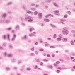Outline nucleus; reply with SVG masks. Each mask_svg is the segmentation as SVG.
<instances>
[{
    "label": "nucleus",
    "mask_w": 75,
    "mask_h": 75,
    "mask_svg": "<svg viewBox=\"0 0 75 75\" xmlns=\"http://www.w3.org/2000/svg\"><path fill=\"white\" fill-rule=\"evenodd\" d=\"M50 48H55V47L53 46H51L49 47Z\"/></svg>",
    "instance_id": "bb28decb"
},
{
    "label": "nucleus",
    "mask_w": 75,
    "mask_h": 75,
    "mask_svg": "<svg viewBox=\"0 0 75 75\" xmlns=\"http://www.w3.org/2000/svg\"><path fill=\"white\" fill-rule=\"evenodd\" d=\"M6 70H7V71H9V70L10 69L9 68L7 67L6 68Z\"/></svg>",
    "instance_id": "79ce46f5"
},
{
    "label": "nucleus",
    "mask_w": 75,
    "mask_h": 75,
    "mask_svg": "<svg viewBox=\"0 0 75 75\" xmlns=\"http://www.w3.org/2000/svg\"><path fill=\"white\" fill-rule=\"evenodd\" d=\"M15 28L16 30H18V28H19V26L18 25H16L15 26Z\"/></svg>",
    "instance_id": "f8f14e48"
},
{
    "label": "nucleus",
    "mask_w": 75,
    "mask_h": 75,
    "mask_svg": "<svg viewBox=\"0 0 75 75\" xmlns=\"http://www.w3.org/2000/svg\"><path fill=\"white\" fill-rule=\"evenodd\" d=\"M71 33H75V31L72 30L71 31Z\"/></svg>",
    "instance_id": "3c124183"
},
{
    "label": "nucleus",
    "mask_w": 75,
    "mask_h": 75,
    "mask_svg": "<svg viewBox=\"0 0 75 75\" xmlns=\"http://www.w3.org/2000/svg\"><path fill=\"white\" fill-rule=\"evenodd\" d=\"M57 73H59V72H60V70H57Z\"/></svg>",
    "instance_id": "0e129e2a"
},
{
    "label": "nucleus",
    "mask_w": 75,
    "mask_h": 75,
    "mask_svg": "<svg viewBox=\"0 0 75 75\" xmlns=\"http://www.w3.org/2000/svg\"><path fill=\"white\" fill-rule=\"evenodd\" d=\"M68 40V39L67 38H63L62 39V41L64 42L65 41H67Z\"/></svg>",
    "instance_id": "4468645a"
},
{
    "label": "nucleus",
    "mask_w": 75,
    "mask_h": 75,
    "mask_svg": "<svg viewBox=\"0 0 75 75\" xmlns=\"http://www.w3.org/2000/svg\"><path fill=\"white\" fill-rule=\"evenodd\" d=\"M11 4H12V2H8L7 4V5H8V6L9 5H11Z\"/></svg>",
    "instance_id": "b1692460"
},
{
    "label": "nucleus",
    "mask_w": 75,
    "mask_h": 75,
    "mask_svg": "<svg viewBox=\"0 0 75 75\" xmlns=\"http://www.w3.org/2000/svg\"><path fill=\"white\" fill-rule=\"evenodd\" d=\"M12 61L13 62H16V59H12Z\"/></svg>",
    "instance_id": "09e8293b"
},
{
    "label": "nucleus",
    "mask_w": 75,
    "mask_h": 75,
    "mask_svg": "<svg viewBox=\"0 0 75 75\" xmlns=\"http://www.w3.org/2000/svg\"><path fill=\"white\" fill-rule=\"evenodd\" d=\"M66 13L68 14L69 15H71V12L70 11H67L66 12Z\"/></svg>",
    "instance_id": "aec40b11"
},
{
    "label": "nucleus",
    "mask_w": 75,
    "mask_h": 75,
    "mask_svg": "<svg viewBox=\"0 0 75 75\" xmlns=\"http://www.w3.org/2000/svg\"><path fill=\"white\" fill-rule=\"evenodd\" d=\"M31 11H27V13H28V14H30L31 13Z\"/></svg>",
    "instance_id": "ea45409f"
},
{
    "label": "nucleus",
    "mask_w": 75,
    "mask_h": 75,
    "mask_svg": "<svg viewBox=\"0 0 75 75\" xmlns=\"http://www.w3.org/2000/svg\"><path fill=\"white\" fill-rule=\"evenodd\" d=\"M35 6V4H31V6Z\"/></svg>",
    "instance_id": "2f4dec72"
},
{
    "label": "nucleus",
    "mask_w": 75,
    "mask_h": 75,
    "mask_svg": "<svg viewBox=\"0 0 75 75\" xmlns=\"http://www.w3.org/2000/svg\"><path fill=\"white\" fill-rule=\"evenodd\" d=\"M38 68V66H37V65H36L35 67V69H37Z\"/></svg>",
    "instance_id": "8fccbe9b"
},
{
    "label": "nucleus",
    "mask_w": 75,
    "mask_h": 75,
    "mask_svg": "<svg viewBox=\"0 0 75 75\" xmlns=\"http://www.w3.org/2000/svg\"><path fill=\"white\" fill-rule=\"evenodd\" d=\"M41 26H42V27H44V26L45 25L44 24L42 23V24H41Z\"/></svg>",
    "instance_id": "49530a36"
},
{
    "label": "nucleus",
    "mask_w": 75,
    "mask_h": 75,
    "mask_svg": "<svg viewBox=\"0 0 75 75\" xmlns=\"http://www.w3.org/2000/svg\"><path fill=\"white\" fill-rule=\"evenodd\" d=\"M48 67L49 68H51V69H52L53 68V67H52V66H49Z\"/></svg>",
    "instance_id": "7c9ffc66"
},
{
    "label": "nucleus",
    "mask_w": 75,
    "mask_h": 75,
    "mask_svg": "<svg viewBox=\"0 0 75 75\" xmlns=\"http://www.w3.org/2000/svg\"><path fill=\"white\" fill-rule=\"evenodd\" d=\"M38 42H36L35 44V45H38Z\"/></svg>",
    "instance_id": "6e6d98bb"
},
{
    "label": "nucleus",
    "mask_w": 75,
    "mask_h": 75,
    "mask_svg": "<svg viewBox=\"0 0 75 75\" xmlns=\"http://www.w3.org/2000/svg\"><path fill=\"white\" fill-rule=\"evenodd\" d=\"M22 25L23 26H25V25H25V23H23L22 24Z\"/></svg>",
    "instance_id": "603ef678"
},
{
    "label": "nucleus",
    "mask_w": 75,
    "mask_h": 75,
    "mask_svg": "<svg viewBox=\"0 0 75 75\" xmlns=\"http://www.w3.org/2000/svg\"><path fill=\"white\" fill-rule=\"evenodd\" d=\"M59 61H61L62 62H64V60L63 59H59Z\"/></svg>",
    "instance_id": "c03bdc74"
},
{
    "label": "nucleus",
    "mask_w": 75,
    "mask_h": 75,
    "mask_svg": "<svg viewBox=\"0 0 75 75\" xmlns=\"http://www.w3.org/2000/svg\"><path fill=\"white\" fill-rule=\"evenodd\" d=\"M57 64H60V61H57L56 62Z\"/></svg>",
    "instance_id": "c85d7f7f"
},
{
    "label": "nucleus",
    "mask_w": 75,
    "mask_h": 75,
    "mask_svg": "<svg viewBox=\"0 0 75 75\" xmlns=\"http://www.w3.org/2000/svg\"><path fill=\"white\" fill-rule=\"evenodd\" d=\"M68 17V15L67 14L65 15L64 17V18H67Z\"/></svg>",
    "instance_id": "5701e85b"
},
{
    "label": "nucleus",
    "mask_w": 75,
    "mask_h": 75,
    "mask_svg": "<svg viewBox=\"0 0 75 75\" xmlns=\"http://www.w3.org/2000/svg\"><path fill=\"white\" fill-rule=\"evenodd\" d=\"M50 27H51L53 28H56V26L54 25H52V24H50Z\"/></svg>",
    "instance_id": "423d86ee"
},
{
    "label": "nucleus",
    "mask_w": 75,
    "mask_h": 75,
    "mask_svg": "<svg viewBox=\"0 0 75 75\" xmlns=\"http://www.w3.org/2000/svg\"><path fill=\"white\" fill-rule=\"evenodd\" d=\"M44 49H39L40 51H44Z\"/></svg>",
    "instance_id": "f704fd0d"
},
{
    "label": "nucleus",
    "mask_w": 75,
    "mask_h": 75,
    "mask_svg": "<svg viewBox=\"0 0 75 75\" xmlns=\"http://www.w3.org/2000/svg\"><path fill=\"white\" fill-rule=\"evenodd\" d=\"M47 40L48 41H51V40H52L51 38H48Z\"/></svg>",
    "instance_id": "37998d69"
},
{
    "label": "nucleus",
    "mask_w": 75,
    "mask_h": 75,
    "mask_svg": "<svg viewBox=\"0 0 75 75\" xmlns=\"http://www.w3.org/2000/svg\"><path fill=\"white\" fill-rule=\"evenodd\" d=\"M71 44L72 45H74V41H73V40L71 41Z\"/></svg>",
    "instance_id": "6ab92c4d"
},
{
    "label": "nucleus",
    "mask_w": 75,
    "mask_h": 75,
    "mask_svg": "<svg viewBox=\"0 0 75 75\" xmlns=\"http://www.w3.org/2000/svg\"><path fill=\"white\" fill-rule=\"evenodd\" d=\"M73 59H74V57H71L70 58V59L72 60Z\"/></svg>",
    "instance_id": "e2e57ef3"
},
{
    "label": "nucleus",
    "mask_w": 75,
    "mask_h": 75,
    "mask_svg": "<svg viewBox=\"0 0 75 75\" xmlns=\"http://www.w3.org/2000/svg\"><path fill=\"white\" fill-rule=\"evenodd\" d=\"M6 16H7V14L4 13L2 14V17H3V18H6Z\"/></svg>",
    "instance_id": "0eeeda50"
},
{
    "label": "nucleus",
    "mask_w": 75,
    "mask_h": 75,
    "mask_svg": "<svg viewBox=\"0 0 75 75\" xmlns=\"http://www.w3.org/2000/svg\"><path fill=\"white\" fill-rule=\"evenodd\" d=\"M34 30V29L33 28H30L29 29V31L30 32H32V31H33V30Z\"/></svg>",
    "instance_id": "4be33fe9"
},
{
    "label": "nucleus",
    "mask_w": 75,
    "mask_h": 75,
    "mask_svg": "<svg viewBox=\"0 0 75 75\" xmlns=\"http://www.w3.org/2000/svg\"><path fill=\"white\" fill-rule=\"evenodd\" d=\"M49 17V15H48L46 16L45 18H48Z\"/></svg>",
    "instance_id": "680f3d73"
},
{
    "label": "nucleus",
    "mask_w": 75,
    "mask_h": 75,
    "mask_svg": "<svg viewBox=\"0 0 75 75\" xmlns=\"http://www.w3.org/2000/svg\"><path fill=\"white\" fill-rule=\"evenodd\" d=\"M4 23H8L10 22V21L9 20H6L3 21Z\"/></svg>",
    "instance_id": "1a4fd4ad"
},
{
    "label": "nucleus",
    "mask_w": 75,
    "mask_h": 75,
    "mask_svg": "<svg viewBox=\"0 0 75 75\" xmlns=\"http://www.w3.org/2000/svg\"><path fill=\"white\" fill-rule=\"evenodd\" d=\"M54 13H59V11H55L54 12Z\"/></svg>",
    "instance_id": "4c0bfd02"
},
{
    "label": "nucleus",
    "mask_w": 75,
    "mask_h": 75,
    "mask_svg": "<svg viewBox=\"0 0 75 75\" xmlns=\"http://www.w3.org/2000/svg\"><path fill=\"white\" fill-rule=\"evenodd\" d=\"M73 35L74 37H75V33L73 34Z\"/></svg>",
    "instance_id": "774afa93"
},
{
    "label": "nucleus",
    "mask_w": 75,
    "mask_h": 75,
    "mask_svg": "<svg viewBox=\"0 0 75 75\" xmlns=\"http://www.w3.org/2000/svg\"><path fill=\"white\" fill-rule=\"evenodd\" d=\"M35 7L37 8L39 7V5H37L36 6H35Z\"/></svg>",
    "instance_id": "bf43d9fd"
},
{
    "label": "nucleus",
    "mask_w": 75,
    "mask_h": 75,
    "mask_svg": "<svg viewBox=\"0 0 75 75\" xmlns=\"http://www.w3.org/2000/svg\"><path fill=\"white\" fill-rule=\"evenodd\" d=\"M49 17H54V15H51V14H49Z\"/></svg>",
    "instance_id": "72a5a7b5"
},
{
    "label": "nucleus",
    "mask_w": 75,
    "mask_h": 75,
    "mask_svg": "<svg viewBox=\"0 0 75 75\" xmlns=\"http://www.w3.org/2000/svg\"><path fill=\"white\" fill-rule=\"evenodd\" d=\"M31 51H34V48H32L31 49Z\"/></svg>",
    "instance_id": "338daca9"
},
{
    "label": "nucleus",
    "mask_w": 75,
    "mask_h": 75,
    "mask_svg": "<svg viewBox=\"0 0 75 75\" xmlns=\"http://www.w3.org/2000/svg\"><path fill=\"white\" fill-rule=\"evenodd\" d=\"M10 35H9L8 34V40L9 41H10Z\"/></svg>",
    "instance_id": "e433bc0d"
},
{
    "label": "nucleus",
    "mask_w": 75,
    "mask_h": 75,
    "mask_svg": "<svg viewBox=\"0 0 75 75\" xmlns=\"http://www.w3.org/2000/svg\"><path fill=\"white\" fill-rule=\"evenodd\" d=\"M64 21H65V20L62 19L60 20V22L61 23H62V24H65V23L64 22Z\"/></svg>",
    "instance_id": "6e6552de"
},
{
    "label": "nucleus",
    "mask_w": 75,
    "mask_h": 75,
    "mask_svg": "<svg viewBox=\"0 0 75 75\" xmlns=\"http://www.w3.org/2000/svg\"><path fill=\"white\" fill-rule=\"evenodd\" d=\"M16 38V35L14 34L13 35V37L11 39V41H14L15 40V39Z\"/></svg>",
    "instance_id": "20e7f679"
},
{
    "label": "nucleus",
    "mask_w": 75,
    "mask_h": 75,
    "mask_svg": "<svg viewBox=\"0 0 75 75\" xmlns=\"http://www.w3.org/2000/svg\"><path fill=\"white\" fill-rule=\"evenodd\" d=\"M62 32L64 35H67L68 34V31L67 30V28L64 27L63 28Z\"/></svg>",
    "instance_id": "f257e3e1"
},
{
    "label": "nucleus",
    "mask_w": 75,
    "mask_h": 75,
    "mask_svg": "<svg viewBox=\"0 0 75 75\" xmlns=\"http://www.w3.org/2000/svg\"><path fill=\"white\" fill-rule=\"evenodd\" d=\"M26 38H27V35H25L23 37H22V39L23 40L24 39H26Z\"/></svg>",
    "instance_id": "9b49d317"
},
{
    "label": "nucleus",
    "mask_w": 75,
    "mask_h": 75,
    "mask_svg": "<svg viewBox=\"0 0 75 75\" xmlns=\"http://www.w3.org/2000/svg\"><path fill=\"white\" fill-rule=\"evenodd\" d=\"M59 38H61V37H62V35H59Z\"/></svg>",
    "instance_id": "de8ad7c7"
},
{
    "label": "nucleus",
    "mask_w": 75,
    "mask_h": 75,
    "mask_svg": "<svg viewBox=\"0 0 75 75\" xmlns=\"http://www.w3.org/2000/svg\"><path fill=\"white\" fill-rule=\"evenodd\" d=\"M57 41H61V38H57Z\"/></svg>",
    "instance_id": "dca6fc26"
},
{
    "label": "nucleus",
    "mask_w": 75,
    "mask_h": 75,
    "mask_svg": "<svg viewBox=\"0 0 75 75\" xmlns=\"http://www.w3.org/2000/svg\"><path fill=\"white\" fill-rule=\"evenodd\" d=\"M21 63H22V61L20 60L19 61V64H21Z\"/></svg>",
    "instance_id": "052dcab7"
},
{
    "label": "nucleus",
    "mask_w": 75,
    "mask_h": 75,
    "mask_svg": "<svg viewBox=\"0 0 75 75\" xmlns=\"http://www.w3.org/2000/svg\"><path fill=\"white\" fill-rule=\"evenodd\" d=\"M35 53L36 55H38V51H35Z\"/></svg>",
    "instance_id": "c756f323"
},
{
    "label": "nucleus",
    "mask_w": 75,
    "mask_h": 75,
    "mask_svg": "<svg viewBox=\"0 0 75 75\" xmlns=\"http://www.w3.org/2000/svg\"><path fill=\"white\" fill-rule=\"evenodd\" d=\"M46 3H50V1L48 0H46Z\"/></svg>",
    "instance_id": "4d7b16f0"
},
{
    "label": "nucleus",
    "mask_w": 75,
    "mask_h": 75,
    "mask_svg": "<svg viewBox=\"0 0 75 75\" xmlns=\"http://www.w3.org/2000/svg\"><path fill=\"white\" fill-rule=\"evenodd\" d=\"M41 61V59H38L37 60V62H40Z\"/></svg>",
    "instance_id": "c9c22d12"
},
{
    "label": "nucleus",
    "mask_w": 75,
    "mask_h": 75,
    "mask_svg": "<svg viewBox=\"0 0 75 75\" xmlns=\"http://www.w3.org/2000/svg\"><path fill=\"white\" fill-rule=\"evenodd\" d=\"M26 71H31V69L30 68H27L26 69Z\"/></svg>",
    "instance_id": "2eb2a0df"
},
{
    "label": "nucleus",
    "mask_w": 75,
    "mask_h": 75,
    "mask_svg": "<svg viewBox=\"0 0 75 75\" xmlns=\"http://www.w3.org/2000/svg\"><path fill=\"white\" fill-rule=\"evenodd\" d=\"M38 14V11H35L34 12V15H35V16H37V15Z\"/></svg>",
    "instance_id": "412c9836"
},
{
    "label": "nucleus",
    "mask_w": 75,
    "mask_h": 75,
    "mask_svg": "<svg viewBox=\"0 0 75 75\" xmlns=\"http://www.w3.org/2000/svg\"><path fill=\"white\" fill-rule=\"evenodd\" d=\"M44 64H43V63L42 62H41L40 63V65L41 66H43V65Z\"/></svg>",
    "instance_id": "a19ab883"
},
{
    "label": "nucleus",
    "mask_w": 75,
    "mask_h": 75,
    "mask_svg": "<svg viewBox=\"0 0 75 75\" xmlns=\"http://www.w3.org/2000/svg\"><path fill=\"white\" fill-rule=\"evenodd\" d=\"M11 27H9V28H7V30L8 31H10V30H11Z\"/></svg>",
    "instance_id": "473e14b6"
},
{
    "label": "nucleus",
    "mask_w": 75,
    "mask_h": 75,
    "mask_svg": "<svg viewBox=\"0 0 75 75\" xmlns=\"http://www.w3.org/2000/svg\"><path fill=\"white\" fill-rule=\"evenodd\" d=\"M30 14H31L32 15H33L34 14V13L32 12H30Z\"/></svg>",
    "instance_id": "13d9d810"
},
{
    "label": "nucleus",
    "mask_w": 75,
    "mask_h": 75,
    "mask_svg": "<svg viewBox=\"0 0 75 75\" xmlns=\"http://www.w3.org/2000/svg\"><path fill=\"white\" fill-rule=\"evenodd\" d=\"M25 20L28 19V22H31L33 21L34 19L33 18L30 16H29L28 17H27L25 18Z\"/></svg>",
    "instance_id": "f03ea898"
},
{
    "label": "nucleus",
    "mask_w": 75,
    "mask_h": 75,
    "mask_svg": "<svg viewBox=\"0 0 75 75\" xmlns=\"http://www.w3.org/2000/svg\"><path fill=\"white\" fill-rule=\"evenodd\" d=\"M30 56H33L34 57L35 56V54L34 53H32L30 54Z\"/></svg>",
    "instance_id": "f3484780"
},
{
    "label": "nucleus",
    "mask_w": 75,
    "mask_h": 75,
    "mask_svg": "<svg viewBox=\"0 0 75 75\" xmlns=\"http://www.w3.org/2000/svg\"><path fill=\"white\" fill-rule=\"evenodd\" d=\"M53 4L55 7H59L58 5L56 3H54Z\"/></svg>",
    "instance_id": "9d476101"
},
{
    "label": "nucleus",
    "mask_w": 75,
    "mask_h": 75,
    "mask_svg": "<svg viewBox=\"0 0 75 75\" xmlns=\"http://www.w3.org/2000/svg\"><path fill=\"white\" fill-rule=\"evenodd\" d=\"M13 55L11 54H9L7 55V57H11Z\"/></svg>",
    "instance_id": "a211bd4d"
},
{
    "label": "nucleus",
    "mask_w": 75,
    "mask_h": 75,
    "mask_svg": "<svg viewBox=\"0 0 75 75\" xmlns=\"http://www.w3.org/2000/svg\"><path fill=\"white\" fill-rule=\"evenodd\" d=\"M44 21H46V22H50V21L49 19H45Z\"/></svg>",
    "instance_id": "ddd939ff"
},
{
    "label": "nucleus",
    "mask_w": 75,
    "mask_h": 75,
    "mask_svg": "<svg viewBox=\"0 0 75 75\" xmlns=\"http://www.w3.org/2000/svg\"><path fill=\"white\" fill-rule=\"evenodd\" d=\"M29 37H31L32 36H33V37H37V35H36V32H34L32 33H31L29 35Z\"/></svg>",
    "instance_id": "7ed1b4c3"
},
{
    "label": "nucleus",
    "mask_w": 75,
    "mask_h": 75,
    "mask_svg": "<svg viewBox=\"0 0 75 75\" xmlns=\"http://www.w3.org/2000/svg\"><path fill=\"white\" fill-rule=\"evenodd\" d=\"M38 16L39 19H42V14L41 13H40L38 14Z\"/></svg>",
    "instance_id": "39448f33"
},
{
    "label": "nucleus",
    "mask_w": 75,
    "mask_h": 75,
    "mask_svg": "<svg viewBox=\"0 0 75 75\" xmlns=\"http://www.w3.org/2000/svg\"><path fill=\"white\" fill-rule=\"evenodd\" d=\"M31 9L32 11H35V10H36V9L34 8H31Z\"/></svg>",
    "instance_id": "cd10ccee"
},
{
    "label": "nucleus",
    "mask_w": 75,
    "mask_h": 75,
    "mask_svg": "<svg viewBox=\"0 0 75 75\" xmlns=\"http://www.w3.org/2000/svg\"><path fill=\"white\" fill-rule=\"evenodd\" d=\"M65 52H69V50H65Z\"/></svg>",
    "instance_id": "a18cd8bd"
},
{
    "label": "nucleus",
    "mask_w": 75,
    "mask_h": 75,
    "mask_svg": "<svg viewBox=\"0 0 75 75\" xmlns=\"http://www.w3.org/2000/svg\"><path fill=\"white\" fill-rule=\"evenodd\" d=\"M47 57H48L50 58L51 57V56H50V55L49 54H48L47 55Z\"/></svg>",
    "instance_id": "5fc2aeb1"
},
{
    "label": "nucleus",
    "mask_w": 75,
    "mask_h": 75,
    "mask_svg": "<svg viewBox=\"0 0 75 75\" xmlns=\"http://www.w3.org/2000/svg\"><path fill=\"white\" fill-rule=\"evenodd\" d=\"M72 55H73V56H75V53H73L72 54Z\"/></svg>",
    "instance_id": "864d4df0"
},
{
    "label": "nucleus",
    "mask_w": 75,
    "mask_h": 75,
    "mask_svg": "<svg viewBox=\"0 0 75 75\" xmlns=\"http://www.w3.org/2000/svg\"><path fill=\"white\" fill-rule=\"evenodd\" d=\"M56 38H57V35L56 34H54L53 36V38L55 39Z\"/></svg>",
    "instance_id": "393cba45"
},
{
    "label": "nucleus",
    "mask_w": 75,
    "mask_h": 75,
    "mask_svg": "<svg viewBox=\"0 0 75 75\" xmlns=\"http://www.w3.org/2000/svg\"><path fill=\"white\" fill-rule=\"evenodd\" d=\"M22 8L24 10H25V7H24V6H23L22 7Z\"/></svg>",
    "instance_id": "69168bd1"
},
{
    "label": "nucleus",
    "mask_w": 75,
    "mask_h": 75,
    "mask_svg": "<svg viewBox=\"0 0 75 75\" xmlns=\"http://www.w3.org/2000/svg\"><path fill=\"white\" fill-rule=\"evenodd\" d=\"M4 55L5 56V57H6L7 55V53L6 52H5L4 53Z\"/></svg>",
    "instance_id": "58836bf2"
},
{
    "label": "nucleus",
    "mask_w": 75,
    "mask_h": 75,
    "mask_svg": "<svg viewBox=\"0 0 75 75\" xmlns=\"http://www.w3.org/2000/svg\"><path fill=\"white\" fill-rule=\"evenodd\" d=\"M2 37L4 38V40L6 39V35H4L2 36Z\"/></svg>",
    "instance_id": "a878e982"
}]
</instances>
